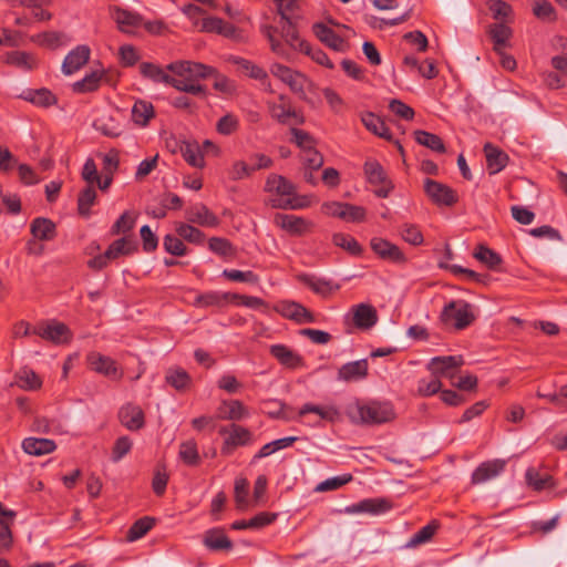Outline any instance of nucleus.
Returning <instances> with one entry per match:
<instances>
[{
    "label": "nucleus",
    "mask_w": 567,
    "mask_h": 567,
    "mask_svg": "<svg viewBox=\"0 0 567 567\" xmlns=\"http://www.w3.org/2000/svg\"><path fill=\"white\" fill-rule=\"evenodd\" d=\"M473 256L491 269L497 268L502 262L501 256L484 245H478Z\"/></svg>",
    "instance_id": "41"
},
{
    "label": "nucleus",
    "mask_w": 567,
    "mask_h": 567,
    "mask_svg": "<svg viewBox=\"0 0 567 567\" xmlns=\"http://www.w3.org/2000/svg\"><path fill=\"white\" fill-rule=\"evenodd\" d=\"M332 243L346 251H348L352 256H359L362 252V247L357 241V239L350 235L343 233H336L332 236Z\"/></svg>",
    "instance_id": "40"
},
{
    "label": "nucleus",
    "mask_w": 567,
    "mask_h": 567,
    "mask_svg": "<svg viewBox=\"0 0 567 567\" xmlns=\"http://www.w3.org/2000/svg\"><path fill=\"white\" fill-rule=\"evenodd\" d=\"M347 203L330 200L322 203L320 212L327 217H336L343 220Z\"/></svg>",
    "instance_id": "61"
},
{
    "label": "nucleus",
    "mask_w": 567,
    "mask_h": 567,
    "mask_svg": "<svg viewBox=\"0 0 567 567\" xmlns=\"http://www.w3.org/2000/svg\"><path fill=\"white\" fill-rule=\"evenodd\" d=\"M90 56V49L86 45H80L71 51L64 59L62 64V72L65 75H71L84 65Z\"/></svg>",
    "instance_id": "19"
},
{
    "label": "nucleus",
    "mask_w": 567,
    "mask_h": 567,
    "mask_svg": "<svg viewBox=\"0 0 567 567\" xmlns=\"http://www.w3.org/2000/svg\"><path fill=\"white\" fill-rule=\"evenodd\" d=\"M414 135L415 141L420 145L425 146L436 153L445 152V145L439 135L422 130L415 131Z\"/></svg>",
    "instance_id": "36"
},
{
    "label": "nucleus",
    "mask_w": 567,
    "mask_h": 567,
    "mask_svg": "<svg viewBox=\"0 0 567 567\" xmlns=\"http://www.w3.org/2000/svg\"><path fill=\"white\" fill-rule=\"evenodd\" d=\"M262 33L267 38L270 49L275 53H281V39H282V31L272 24L265 23L262 24Z\"/></svg>",
    "instance_id": "50"
},
{
    "label": "nucleus",
    "mask_w": 567,
    "mask_h": 567,
    "mask_svg": "<svg viewBox=\"0 0 567 567\" xmlns=\"http://www.w3.org/2000/svg\"><path fill=\"white\" fill-rule=\"evenodd\" d=\"M33 41L37 42L40 45L55 49L66 42V38L64 34L55 32V31H48L43 32L41 34H38L33 38Z\"/></svg>",
    "instance_id": "46"
},
{
    "label": "nucleus",
    "mask_w": 567,
    "mask_h": 567,
    "mask_svg": "<svg viewBox=\"0 0 567 567\" xmlns=\"http://www.w3.org/2000/svg\"><path fill=\"white\" fill-rule=\"evenodd\" d=\"M299 49L307 55H310L311 59L318 64L323 65L328 69H333V63L331 62L327 53L323 52L321 49L312 48L310 43L303 40L299 41Z\"/></svg>",
    "instance_id": "44"
},
{
    "label": "nucleus",
    "mask_w": 567,
    "mask_h": 567,
    "mask_svg": "<svg viewBox=\"0 0 567 567\" xmlns=\"http://www.w3.org/2000/svg\"><path fill=\"white\" fill-rule=\"evenodd\" d=\"M166 382L177 391H185L190 385V375L181 368H169L165 375Z\"/></svg>",
    "instance_id": "33"
},
{
    "label": "nucleus",
    "mask_w": 567,
    "mask_h": 567,
    "mask_svg": "<svg viewBox=\"0 0 567 567\" xmlns=\"http://www.w3.org/2000/svg\"><path fill=\"white\" fill-rule=\"evenodd\" d=\"M113 19L118 29L125 33H133L142 24L140 16L126 10H116L113 13Z\"/></svg>",
    "instance_id": "28"
},
{
    "label": "nucleus",
    "mask_w": 567,
    "mask_h": 567,
    "mask_svg": "<svg viewBox=\"0 0 567 567\" xmlns=\"http://www.w3.org/2000/svg\"><path fill=\"white\" fill-rule=\"evenodd\" d=\"M315 413L320 419L333 422L339 419L340 413L337 408L333 405H316V404H305L300 410V414Z\"/></svg>",
    "instance_id": "39"
},
{
    "label": "nucleus",
    "mask_w": 567,
    "mask_h": 567,
    "mask_svg": "<svg viewBox=\"0 0 567 567\" xmlns=\"http://www.w3.org/2000/svg\"><path fill=\"white\" fill-rule=\"evenodd\" d=\"M248 481L239 477L235 482V503L239 511H246L251 506L250 498H248Z\"/></svg>",
    "instance_id": "42"
},
{
    "label": "nucleus",
    "mask_w": 567,
    "mask_h": 567,
    "mask_svg": "<svg viewBox=\"0 0 567 567\" xmlns=\"http://www.w3.org/2000/svg\"><path fill=\"white\" fill-rule=\"evenodd\" d=\"M167 69L172 73L169 84L192 95H205L206 87L199 83V80L215 74L214 68L190 61L173 62L167 65Z\"/></svg>",
    "instance_id": "2"
},
{
    "label": "nucleus",
    "mask_w": 567,
    "mask_h": 567,
    "mask_svg": "<svg viewBox=\"0 0 567 567\" xmlns=\"http://www.w3.org/2000/svg\"><path fill=\"white\" fill-rule=\"evenodd\" d=\"M370 246L373 252L383 260L394 264H404L406 261L403 251L396 245L384 238L373 237L370 241Z\"/></svg>",
    "instance_id": "8"
},
{
    "label": "nucleus",
    "mask_w": 567,
    "mask_h": 567,
    "mask_svg": "<svg viewBox=\"0 0 567 567\" xmlns=\"http://www.w3.org/2000/svg\"><path fill=\"white\" fill-rule=\"evenodd\" d=\"M96 198V192L92 186L86 187L83 189L79 196L78 206H79V213L86 217L90 212V207L94 204Z\"/></svg>",
    "instance_id": "55"
},
{
    "label": "nucleus",
    "mask_w": 567,
    "mask_h": 567,
    "mask_svg": "<svg viewBox=\"0 0 567 567\" xmlns=\"http://www.w3.org/2000/svg\"><path fill=\"white\" fill-rule=\"evenodd\" d=\"M32 235L40 240H50L55 234V225L47 218L39 217L31 223Z\"/></svg>",
    "instance_id": "35"
},
{
    "label": "nucleus",
    "mask_w": 567,
    "mask_h": 567,
    "mask_svg": "<svg viewBox=\"0 0 567 567\" xmlns=\"http://www.w3.org/2000/svg\"><path fill=\"white\" fill-rule=\"evenodd\" d=\"M204 544L213 550L231 548V542L220 528H213L207 530L204 536Z\"/></svg>",
    "instance_id": "32"
},
{
    "label": "nucleus",
    "mask_w": 567,
    "mask_h": 567,
    "mask_svg": "<svg viewBox=\"0 0 567 567\" xmlns=\"http://www.w3.org/2000/svg\"><path fill=\"white\" fill-rule=\"evenodd\" d=\"M196 302L204 307L217 306L220 307L226 302H231L230 293H216L210 292L207 295H200L197 297Z\"/></svg>",
    "instance_id": "54"
},
{
    "label": "nucleus",
    "mask_w": 567,
    "mask_h": 567,
    "mask_svg": "<svg viewBox=\"0 0 567 567\" xmlns=\"http://www.w3.org/2000/svg\"><path fill=\"white\" fill-rule=\"evenodd\" d=\"M16 378L18 386L27 391L37 390L42 384L40 378L35 374V372L27 368L19 371Z\"/></svg>",
    "instance_id": "43"
},
{
    "label": "nucleus",
    "mask_w": 567,
    "mask_h": 567,
    "mask_svg": "<svg viewBox=\"0 0 567 567\" xmlns=\"http://www.w3.org/2000/svg\"><path fill=\"white\" fill-rule=\"evenodd\" d=\"M199 30L204 32H216L227 38L236 37V29L231 24L219 18L210 17L208 13L206 17L202 18Z\"/></svg>",
    "instance_id": "22"
},
{
    "label": "nucleus",
    "mask_w": 567,
    "mask_h": 567,
    "mask_svg": "<svg viewBox=\"0 0 567 567\" xmlns=\"http://www.w3.org/2000/svg\"><path fill=\"white\" fill-rule=\"evenodd\" d=\"M504 460H492L480 464L472 474L473 484H483L498 476L505 468Z\"/></svg>",
    "instance_id": "16"
},
{
    "label": "nucleus",
    "mask_w": 567,
    "mask_h": 567,
    "mask_svg": "<svg viewBox=\"0 0 567 567\" xmlns=\"http://www.w3.org/2000/svg\"><path fill=\"white\" fill-rule=\"evenodd\" d=\"M220 412L221 417L227 420H241L247 415L245 406L239 401L224 402Z\"/></svg>",
    "instance_id": "49"
},
{
    "label": "nucleus",
    "mask_w": 567,
    "mask_h": 567,
    "mask_svg": "<svg viewBox=\"0 0 567 567\" xmlns=\"http://www.w3.org/2000/svg\"><path fill=\"white\" fill-rule=\"evenodd\" d=\"M56 445L48 439L28 437L22 442V449L30 455L41 456L55 450Z\"/></svg>",
    "instance_id": "26"
},
{
    "label": "nucleus",
    "mask_w": 567,
    "mask_h": 567,
    "mask_svg": "<svg viewBox=\"0 0 567 567\" xmlns=\"http://www.w3.org/2000/svg\"><path fill=\"white\" fill-rule=\"evenodd\" d=\"M489 10L495 20H506L513 12L512 7L503 0H491Z\"/></svg>",
    "instance_id": "63"
},
{
    "label": "nucleus",
    "mask_w": 567,
    "mask_h": 567,
    "mask_svg": "<svg viewBox=\"0 0 567 567\" xmlns=\"http://www.w3.org/2000/svg\"><path fill=\"white\" fill-rule=\"evenodd\" d=\"M347 415L354 424L377 425L392 421L395 417L390 402L357 401L347 408Z\"/></svg>",
    "instance_id": "3"
},
{
    "label": "nucleus",
    "mask_w": 567,
    "mask_h": 567,
    "mask_svg": "<svg viewBox=\"0 0 567 567\" xmlns=\"http://www.w3.org/2000/svg\"><path fill=\"white\" fill-rule=\"evenodd\" d=\"M318 203L313 194H300L296 185L286 181V210H303Z\"/></svg>",
    "instance_id": "12"
},
{
    "label": "nucleus",
    "mask_w": 567,
    "mask_h": 567,
    "mask_svg": "<svg viewBox=\"0 0 567 567\" xmlns=\"http://www.w3.org/2000/svg\"><path fill=\"white\" fill-rule=\"evenodd\" d=\"M353 324L362 330L374 327L378 322L377 309L370 303H358L351 308Z\"/></svg>",
    "instance_id": "13"
},
{
    "label": "nucleus",
    "mask_w": 567,
    "mask_h": 567,
    "mask_svg": "<svg viewBox=\"0 0 567 567\" xmlns=\"http://www.w3.org/2000/svg\"><path fill=\"white\" fill-rule=\"evenodd\" d=\"M134 244L126 238L114 241L106 250L109 259L113 260L120 256L128 255L134 249Z\"/></svg>",
    "instance_id": "53"
},
{
    "label": "nucleus",
    "mask_w": 567,
    "mask_h": 567,
    "mask_svg": "<svg viewBox=\"0 0 567 567\" xmlns=\"http://www.w3.org/2000/svg\"><path fill=\"white\" fill-rule=\"evenodd\" d=\"M87 361L95 372L101 373L111 380H120L123 377L122 369L110 357L101 353H91L87 357Z\"/></svg>",
    "instance_id": "9"
},
{
    "label": "nucleus",
    "mask_w": 567,
    "mask_h": 567,
    "mask_svg": "<svg viewBox=\"0 0 567 567\" xmlns=\"http://www.w3.org/2000/svg\"><path fill=\"white\" fill-rule=\"evenodd\" d=\"M526 481L529 486L536 491H542L551 485V477L549 475L542 476L536 470L528 468L526 471Z\"/></svg>",
    "instance_id": "56"
},
{
    "label": "nucleus",
    "mask_w": 567,
    "mask_h": 567,
    "mask_svg": "<svg viewBox=\"0 0 567 567\" xmlns=\"http://www.w3.org/2000/svg\"><path fill=\"white\" fill-rule=\"evenodd\" d=\"M32 332L56 344L65 343L71 338L68 327L58 321H48L35 328Z\"/></svg>",
    "instance_id": "10"
},
{
    "label": "nucleus",
    "mask_w": 567,
    "mask_h": 567,
    "mask_svg": "<svg viewBox=\"0 0 567 567\" xmlns=\"http://www.w3.org/2000/svg\"><path fill=\"white\" fill-rule=\"evenodd\" d=\"M220 433L228 434L221 447V452L227 455L230 454L235 447L249 444L252 437L247 429L238 425H231L229 430L221 427Z\"/></svg>",
    "instance_id": "15"
},
{
    "label": "nucleus",
    "mask_w": 567,
    "mask_h": 567,
    "mask_svg": "<svg viewBox=\"0 0 567 567\" xmlns=\"http://www.w3.org/2000/svg\"><path fill=\"white\" fill-rule=\"evenodd\" d=\"M364 174L370 184L378 186L374 190L378 197L385 198L389 196L393 186L388 179L386 174L379 162L375 159H368L364 163Z\"/></svg>",
    "instance_id": "6"
},
{
    "label": "nucleus",
    "mask_w": 567,
    "mask_h": 567,
    "mask_svg": "<svg viewBox=\"0 0 567 567\" xmlns=\"http://www.w3.org/2000/svg\"><path fill=\"white\" fill-rule=\"evenodd\" d=\"M489 34L494 42L495 52H501L508 45V40L512 37V29L503 22L495 23L489 28Z\"/></svg>",
    "instance_id": "31"
},
{
    "label": "nucleus",
    "mask_w": 567,
    "mask_h": 567,
    "mask_svg": "<svg viewBox=\"0 0 567 567\" xmlns=\"http://www.w3.org/2000/svg\"><path fill=\"white\" fill-rule=\"evenodd\" d=\"M391 508V503L384 498H365L346 507L348 514L380 515Z\"/></svg>",
    "instance_id": "14"
},
{
    "label": "nucleus",
    "mask_w": 567,
    "mask_h": 567,
    "mask_svg": "<svg viewBox=\"0 0 567 567\" xmlns=\"http://www.w3.org/2000/svg\"><path fill=\"white\" fill-rule=\"evenodd\" d=\"M286 84L298 97L303 99L306 96V89L309 83L303 74L286 68Z\"/></svg>",
    "instance_id": "38"
},
{
    "label": "nucleus",
    "mask_w": 567,
    "mask_h": 567,
    "mask_svg": "<svg viewBox=\"0 0 567 567\" xmlns=\"http://www.w3.org/2000/svg\"><path fill=\"white\" fill-rule=\"evenodd\" d=\"M315 223L306 217L286 214V234L302 237L312 233Z\"/></svg>",
    "instance_id": "21"
},
{
    "label": "nucleus",
    "mask_w": 567,
    "mask_h": 567,
    "mask_svg": "<svg viewBox=\"0 0 567 567\" xmlns=\"http://www.w3.org/2000/svg\"><path fill=\"white\" fill-rule=\"evenodd\" d=\"M179 457L188 465H197L199 463V454L196 442L193 440L183 442L179 446Z\"/></svg>",
    "instance_id": "47"
},
{
    "label": "nucleus",
    "mask_w": 567,
    "mask_h": 567,
    "mask_svg": "<svg viewBox=\"0 0 567 567\" xmlns=\"http://www.w3.org/2000/svg\"><path fill=\"white\" fill-rule=\"evenodd\" d=\"M389 110L398 117L411 121L414 117V111L401 100L393 99L389 102Z\"/></svg>",
    "instance_id": "59"
},
{
    "label": "nucleus",
    "mask_w": 567,
    "mask_h": 567,
    "mask_svg": "<svg viewBox=\"0 0 567 567\" xmlns=\"http://www.w3.org/2000/svg\"><path fill=\"white\" fill-rule=\"evenodd\" d=\"M141 73L144 76L152 79L153 81L164 82V83L169 84L171 74H167L165 71L157 68L156 65H153L150 63H143L141 65Z\"/></svg>",
    "instance_id": "60"
},
{
    "label": "nucleus",
    "mask_w": 567,
    "mask_h": 567,
    "mask_svg": "<svg viewBox=\"0 0 567 567\" xmlns=\"http://www.w3.org/2000/svg\"><path fill=\"white\" fill-rule=\"evenodd\" d=\"M361 122L364 127L374 135L388 141L392 140V134L389 127L385 125L384 121L374 113H363L361 116Z\"/></svg>",
    "instance_id": "24"
},
{
    "label": "nucleus",
    "mask_w": 567,
    "mask_h": 567,
    "mask_svg": "<svg viewBox=\"0 0 567 567\" xmlns=\"http://www.w3.org/2000/svg\"><path fill=\"white\" fill-rule=\"evenodd\" d=\"M153 526V520L150 518H143L137 520L128 530L127 538L134 542L144 536Z\"/></svg>",
    "instance_id": "64"
},
{
    "label": "nucleus",
    "mask_w": 567,
    "mask_h": 567,
    "mask_svg": "<svg viewBox=\"0 0 567 567\" xmlns=\"http://www.w3.org/2000/svg\"><path fill=\"white\" fill-rule=\"evenodd\" d=\"M484 153L489 174H497L507 165V154L493 144L486 143L484 145Z\"/></svg>",
    "instance_id": "20"
},
{
    "label": "nucleus",
    "mask_w": 567,
    "mask_h": 567,
    "mask_svg": "<svg viewBox=\"0 0 567 567\" xmlns=\"http://www.w3.org/2000/svg\"><path fill=\"white\" fill-rule=\"evenodd\" d=\"M436 529L437 524H435L434 522L423 526L409 539L405 546L408 548H414L417 547L419 545L427 543L434 536Z\"/></svg>",
    "instance_id": "45"
},
{
    "label": "nucleus",
    "mask_w": 567,
    "mask_h": 567,
    "mask_svg": "<svg viewBox=\"0 0 567 567\" xmlns=\"http://www.w3.org/2000/svg\"><path fill=\"white\" fill-rule=\"evenodd\" d=\"M188 220L205 227H214L218 223L217 217L205 206L192 208Z\"/></svg>",
    "instance_id": "37"
},
{
    "label": "nucleus",
    "mask_w": 567,
    "mask_h": 567,
    "mask_svg": "<svg viewBox=\"0 0 567 567\" xmlns=\"http://www.w3.org/2000/svg\"><path fill=\"white\" fill-rule=\"evenodd\" d=\"M368 368L367 359L348 362L338 370V380L344 382L362 380L368 374Z\"/></svg>",
    "instance_id": "17"
},
{
    "label": "nucleus",
    "mask_w": 567,
    "mask_h": 567,
    "mask_svg": "<svg viewBox=\"0 0 567 567\" xmlns=\"http://www.w3.org/2000/svg\"><path fill=\"white\" fill-rule=\"evenodd\" d=\"M121 423L128 430L135 431L143 426L144 416L143 412L138 406L126 404L118 413Z\"/></svg>",
    "instance_id": "23"
},
{
    "label": "nucleus",
    "mask_w": 567,
    "mask_h": 567,
    "mask_svg": "<svg viewBox=\"0 0 567 567\" xmlns=\"http://www.w3.org/2000/svg\"><path fill=\"white\" fill-rule=\"evenodd\" d=\"M153 116V106L144 101L135 102L132 109V118L138 125H145Z\"/></svg>",
    "instance_id": "48"
},
{
    "label": "nucleus",
    "mask_w": 567,
    "mask_h": 567,
    "mask_svg": "<svg viewBox=\"0 0 567 567\" xmlns=\"http://www.w3.org/2000/svg\"><path fill=\"white\" fill-rule=\"evenodd\" d=\"M14 516V512L3 508L0 504V551L11 546L12 536L9 523Z\"/></svg>",
    "instance_id": "30"
},
{
    "label": "nucleus",
    "mask_w": 567,
    "mask_h": 567,
    "mask_svg": "<svg viewBox=\"0 0 567 567\" xmlns=\"http://www.w3.org/2000/svg\"><path fill=\"white\" fill-rule=\"evenodd\" d=\"M441 320L446 326L463 330L475 320L474 308L464 300H453L443 308Z\"/></svg>",
    "instance_id": "4"
},
{
    "label": "nucleus",
    "mask_w": 567,
    "mask_h": 567,
    "mask_svg": "<svg viewBox=\"0 0 567 567\" xmlns=\"http://www.w3.org/2000/svg\"><path fill=\"white\" fill-rule=\"evenodd\" d=\"M424 192L429 198L439 206L450 207L458 199L454 189L431 178H426L424 181Z\"/></svg>",
    "instance_id": "7"
},
{
    "label": "nucleus",
    "mask_w": 567,
    "mask_h": 567,
    "mask_svg": "<svg viewBox=\"0 0 567 567\" xmlns=\"http://www.w3.org/2000/svg\"><path fill=\"white\" fill-rule=\"evenodd\" d=\"M176 231L181 238L193 244H198L204 238V235L200 230L187 224H178L176 226Z\"/></svg>",
    "instance_id": "58"
},
{
    "label": "nucleus",
    "mask_w": 567,
    "mask_h": 567,
    "mask_svg": "<svg viewBox=\"0 0 567 567\" xmlns=\"http://www.w3.org/2000/svg\"><path fill=\"white\" fill-rule=\"evenodd\" d=\"M464 364L462 355H444L434 357L427 363V370L431 374L449 380H454L457 373V369Z\"/></svg>",
    "instance_id": "5"
},
{
    "label": "nucleus",
    "mask_w": 567,
    "mask_h": 567,
    "mask_svg": "<svg viewBox=\"0 0 567 567\" xmlns=\"http://www.w3.org/2000/svg\"><path fill=\"white\" fill-rule=\"evenodd\" d=\"M303 123L302 114L286 109V127L289 132V143L299 150L305 166L310 169H319L323 165V156L317 150V138L302 127Z\"/></svg>",
    "instance_id": "1"
},
{
    "label": "nucleus",
    "mask_w": 567,
    "mask_h": 567,
    "mask_svg": "<svg viewBox=\"0 0 567 567\" xmlns=\"http://www.w3.org/2000/svg\"><path fill=\"white\" fill-rule=\"evenodd\" d=\"M401 236L413 246H419L423 243V235L415 225L404 224L401 229Z\"/></svg>",
    "instance_id": "62"
},
{
    "label": "nucleus",
    "mask_w": 567,
    "mask_h": 567,
    "mask_svg": "<svg viewBox=\"0 0 567 567\" xmlns=\"http://www.w3.org/2000/svg\"><path fill=\"white\" fill-rule=\"evenodd\" d=\"M352 478L353 477L351 474H342L339 476L330 477V478H327V480L322 481L321 483H319L316 486L315 491L316 492L336 491V489L340 488L341 486L346 485L347 483L351 482Z\"/></svg>",
    "instance_id": "52"
},
{
    "label": "nucleus",
    "mask_w": 567,
    "mask_h": 567,
    "mask_svg": "<svg viewBox=\"0 0 567 567\" xmlns=\"http://www.w3.org/2000/svg\"><path fill=\"white\" fill-rule=\"evenodd\" d=\"M312 29L315 35L330 49L338 52L346 50L347 44L344 40L324 23H315Z\"/></svg>",
    "instance_id": "18"
},
{
    "label": "nucleus",
    "mask_w": 567,
    "mask_h": 567,
    "mask_svg": "<svg viewBox=\"0 0 567 567\" xmlns=\"http://www.w3.org/2000/svg\"><path fill=\"white\" fill-rule=\"evenodd\" d=\"M6 62L14 64L24 70H30L34 66V59L24 52H10L6 55Z\"/></svg>",
    "instance_id": "57"
},
{
    "label": "nucleus",
    "mask_w": 567,
    "mask_h": 567,
    "mask_svg": "<svg viewBox=\"0 0 567 567\" xmlns=\"http://www.w3.org/2000/svg\"><path fill=\"white\" fill-rule=\"evenodd\" d=\"M284 178L281 176L271 175L266 182L265 190L268 193L269 202L274 207H282L284 205Z\"/></svg>",
    "instance_id": "29"
},
{
    "label": "nucleus",
    "mask_w": 567,
    "mask_h": 567,
    "mask_svg": "<svg viewBox=\"0 0 567 567\" xmlns=\"http://www.w3.org/2000/svg\"><path fill=\"white\" fill-rule=\"evenodd\" d=\"M179 152L192 166L198 168L204 166L203 152L196 142H183Z\"/></svg>",
    "instance_id": "34"
},
{
    "label": "nucleus",
    "mask_w": 567,
    "mask_h": 567,
    "mask_svg": "<svg viewBox=\"0 0 567 567\" xmlns=\"http://www.w3.org/2000/svg\"><path fill=\"white\" fill-rule=\"evenodd\" d=\"M231 61L239 66V70L256 80L261 81L262 86L266 90L272 91L270 84L268 83V76L262 69L252 62L241 59V58H233Z\"/></svg>",
    "instance_id": "27"
},
{
    "label": "nucleus",
    "mask_w": 567,
    "mask_h": 567,
    "mask_svg": "<svg viewBox=\"0 0 567 567\" xmlns=\"http://www.w3.org/2000/svg\"><path fill=\"white\" fill-rule=\"evenodd\" d=\"M296 279L309 287L315 293L320 295L322 297L330 296L340 289V285L333 282L332 280L317 277L310 274H298Z\"/></svg>",
    "instance_id": "11"
},
{
    "label": "nucleus",
    "mask_w": 567,
    "mask_h": 567,
    "mask_svg": "<svg viewBox=\"0 0 567 567\" xmlns=\"http://www.w3.org/2000/svg\"><path fill=\"white\" fill-rule=\"evenodd\" d=\"M286 319L292 320L298 324L316 322L315 315L301 303L286 301Z\"/></svg>",
    "instance_id": "25"
},
{
    "label": "nucleus",
    "mask_w": 567,
    "mask_h": 567,
    "mask_svg": "<svg viewBox=\"0 0 567 567\" xmlns=\"http://www.w3.org/2000/svg\"><path fill=\"white\" fill-rule=\"evenodd\" d=\"M442 382L435 377L431 375L430 379H420L417 381V394L421 396H431L441 391Z\"/></svg>",
    "instance_id": "51"
}]
</instances>
